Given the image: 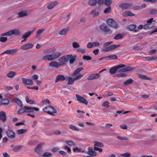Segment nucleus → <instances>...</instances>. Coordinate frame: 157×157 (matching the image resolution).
<instances>
[{"label":"nucleus","mask_w":157,"mask_h":157,"mask_svg":"<svg viewBox=\"0 0 157 157\" xmlns=\"http://www.w3.org/2000/svg\"><path fill=\"white\" fill-rule=\"evenodd\" d=\"M19 16L20 17H21L25 16L27 15V14L26 11H21L18 13Z\"/></svg>","instance_id":"c9c22d12"},{"label":"nucleus","mask_w":157,"mask_h":157,"mask_svg":"<svg viewBox=\"0 0 157 157\" xmlns=\"http://www.w3.org/2000/svg\"><path fill=\"white\" fill-rule=\"evenodd\" d=\"M49 65L50 67L57 68L59 67L62 66V64H60L59 63L55 61H53L49 63Z\"/></svg>","instance_id":"dca6fc26"},{"label":"nucleus","mask_w":157,"mask_h":157,"mask_svg":"<svg viewBox=\"0 0 157 157\" xmlns=\"http://www.w3.org/2000/svg\"><path fill=\"white\" fill-rule=\"evenodd\" d=\"M34 31H29L25 33L23 35L22 38H26L28 37Z\"/></svg>","instance_id":"5701e85b"},{"label":"nucleus","mask_w":157,"mask_h":157,"mask_svg":"<svg viewBox=\"0 0 157 157\" xmlns=\"http://www.w3.org/2000/svg\"><path fill=\"white\" fill-rule=\"evenodd\" d=\"M34 45L32 43H28L21 46L20 48L22 50H27L32 48Z\"/></svg>","instance_id":"4468645a"},{"label":"nucleus","mask_w":157,"mask_h":157,"mask_svg":"<svg viewBox=\"0 0 157 157\" xmlns=\"http://www.w3.org/2000/svg\"><path fill=\"white\" fill-rule=\"evenodd\" d=\"M63 59L62 57L58 59V61L60 62L59 63H60V64H62V65L64 64L65 62Z\"/></svg>","instance_id":"5fc2aeb1"},{"label":"nucleus","mask_w":157,"mask_h":157,"mask_svg":"<svg viewBox=\"0 0 157 157\" xmlns=\"http://www.w3.org/2000/svg\"><path fill=\"white\" fill-rule=\"evenodd\" d=\"M26 112H33V107L26 106Z\"/></svg>","instance_id":"09e8293b"},{"label":"nucleus","mask_w":157,"mask_h":157,"mask_svg":"<svg viewBox=\"0 0 157 157\" xmlns=\"http://www.w3.org/2000/svg\"><path fill=\"white\" fill-rule=\"evenodd\" d=\"M59 148L58 147H55L52 148V151L53 152L55 153L58 151L59 150Z\"/></svg>","instance_id":"0e129e2a"},{"label":"nucleus","mask_w":157,"mask_h":157,"mask_svg":"<svg viewBox=\"0 0 157 157\" xmlns=\"http://www.w3.org/2000/svg\"><path fill=\"white\" fill-rule=\"evenodd\" d=\"M100 28L105 32L107 34H110L112 33V31L108 28L105 24H103L100 26Z\"/></svg>","instance_id":"0eeeda50"},{"label":"nucleus","mask_w":157,"mask_h":157,"mask_svg":"<svg viewBox=\"0 0 157 157\" xmlns=\"http://www.w3.org/2000/svg\"><path fill=\"white\" fill-rule=\"evenodd\" d=\"M123 16L125 17H128V16H133L135 15V14L132 13L130 11H127L123 13Z\"/></svg>","instance_id":"bb28decb"},{"label":"nucleus","mask_w":157,"mask_h":157,"mask_svg":"<svg viewBox=\"0 0 157 157\" xmlns=\"http://www.w3.org/2000/svg\"><path fill=\"white\" fill-rule=\"evenodd\" d=\"M76 97L77 100L81 103H82L87 105L88 104V102L85 98L81 96L78 94H76Z\"/></svg>","instance_id":"6e6552de"},{"label":"nucleus","mask_w":157,"mask_h":157,"mask_svg":"<svg viewBox=\"0 0 157 157\" xmlns=\"http://www.w3.org/2000/svg\"><path fill=\"white\" fill-rule=\"evenodd\" d=\"M111 7L109 6L104 10V12L105 13H109L111 12Z\"/></svg>","instance_id":"49530a36"},{"label":"nucleus","mask_w":157,"mask_h":157,"mask_svg":"<svg viewBox=\"0 0 157 157\" xmlns=\"http://www.w3.org/2000/svg\"><path fill=\"white\" fill-rule=\"evenodd\" d=\"M52 153L46 152L44 153L42 156L45 157H50L52 156Z\"/></svg>","instance_id":"e433bc0d"},{"label":"nucleus","mask_w":157,"mask_h":157,"mask_svg":"<svg viewBox=\"0 0 157 157\" xmlns=\"http://www.w3.org/2000/svg\"><path fill=\"white\" fill-rule=\"evenodd\" d=\"M38 77H39L38 75L35 74L32 76V78L34 80H37L38 79Z\"/></svg>","instance_id":"338daca9"},{"label":"nucleus","mask_w":157,"mask_h":157,"mask_svg":"<svg viewBox=\"0 0 157 157\" xmlns=\"http://www.w3.org/2000/svg\"><path fill=\"white\" fill-rule=\"evenodd\" d=\"M76 59V57L72 56V58H70V63L71 64H73L74 62Z\"/></svg>","instance_id":"052dcab7"},{"label":"nucleus","mask_w":157,"mask_h":157,"mask_svg":"<svg viewBox=\"0 0 157 157\" xmlns=\"http://www.w3.org/2000/svg\"><path fill=\"white\" fill-rule=\"evenodd\" d=\"M125 67V65L123 64H121L118 65L115 67H112L109 69V73L111 74H114L116 72H121L120 69L121 68L124 67Z\"/></svg>","instance_id":"39448f33"},{"label":"nucleus","mask_w":157,"mask_h":157,"mask_svg":"<svg viewBox=\"0 0 157 157\" xmlns=\"http://www.w3.org/2000/svg\"><path fill=\"white\" fill-rule=\"evenodd\" d=\"M18 49L17 48H14L12 49H9L6 51L4 53L9 55H13L17 51Z\"/></svg>","instance_id":"a211bd4d"},{"label":"nucleus","mask_w":157,"mask_h":157,"mask_svg":"<svg viewBox=\"0 0 157 157\" xmlns=\"http://www.w3.org/2000/svg\"><path fill=\"white\" fill-rule=\"evenodd\" d=\"M136 27V25L132 24L129 25L128 26L127 29L128 30L131 31L133 30Z\"/></svg>","instance_id":"7c9ffc66"},{"label":"nucleus","mask_w":157,"mask_h":157,"mask_svg":"<svg viewBox=\"0 0 157 157\" xmlns=\"http://www.w3.org/2000/svg\"><path fill=\"white\" fill-rule=\"evenodd\" d=\"M139 77L140 78L144 79H149V78L147 77V76L141 74H139L138 75Z\"/></svg>","instance_id":"79ce46f5"},{"label":"nucleus","mask_w":157,"mask_h":157,"mask_svg":"<svg viewBox=\"0 0 157 157\" xmlns=\"http://www.w3.org/2000/svg\"><path fill=\"white\" fill-rule=\"evenodd\" d=\"M132 8L133 10H141V8L140 6H133Z\"/></svg>","instance_id":"13d9d810"},{"label":"nucleus","mask_w":157,"mask_h":157,"mask_svg":"<svg viewBox=\"0 0 157 157\" xmlns=\"http://www.w3.org/2000/svg\"><path fill=\"white\" fill-rule=\"evenodd\" d=\"M66 79L65 76L63 75L60 74L57 76L55 80V82L56 83L59 81H63Z\"/></svg>","instance_id":"f3484780"},{"label":"nucleus","mask_w":157,"mask_h":157,"mask_svg":"<svg viewBox=\"0 0 157 157\" xmlns=\"http://www.w3.org/2000/svg\"><path fill=\"white\" fill-rule=\"evenodd\" d=\"M112 0H105V4L106 6H109L112 3Z\"/></svg>","instance_id":"a18cd8bd"},{"label":"nucleus","mask_w":157,"mask_h":157,"mask_svg":"<svg viewBox=\"0 0 157 157\" xmlns=\"http://www.w3.org/2000/svg\"><path fill=\"white\" fill-rule=\"evenodd\" d=\"M7 40V39L6 37H0V41L2 42H6Z\"/></svg>","instance_id":"6e6d98bb"},{"label":"nucleus","mask_w":157,"mask_h":157,"mask_svg":"<svg viewBox=\"0 0 157 157\" xmlns=\"http://www.w3.org/2000/svg\"><path fill=\"white\" fill-rule=\"evenodd\" d=\"M73 56L72 55H67L63 56V60L65 62L68 61L70 59V58H72Z\"/></svg>","instance_id":"a878e982"},{"label":"nucleus","mask_w":157,"mask_h":157,"mask_svg":"<svg viewBox=\"0 0 157 157\" xmlns=\"http://www.w3.org/2000/svg\"><path fill=\"white\" fill-rule=\"evenodd\" d=\"M5 88L6 90H12L13 89V87L7 85L5 86Z\"/></svg>","instance_id":"69168bd1"},{"label":"nucleus","mask_w":157,"mask_h":157,"mask_svg":"<svg viewBox=\"0 0 157 157\" xmlns=\"http://www.w3.org/2000/svg\"><path fill=\"white\" fill-rule=\"evenodd\" d=\"M101 10L100 8H97L93 10L90 12V14L94 16H97L101 13Z\"/></svg>","instance_id":"9d476101"},{"label":"nucleus","mask_w":157,"mask_h":157,"mask_svg":"<svg viewBox=\"0 0 157 157\" xmlns=\"http://www.w3.org/2000/svg\"><path fill=\"white\" fill-rule=\"evenodd\" d=\"M124 36L123 34H119L116 35L114 38L115 40H119L122 38Z\"/></svg>","instance_id":"473e14b6"},{"label":"nucleus","mask_w":157,"mask_h":157,"mask_svg":"<svg viewBox=\"0 0 157 157\" xmlns=\"http://www.w3.org/2000/svg\"><path fill=\"white\" fill-rule=\"evenodd\" d=\"M6 134L7 136L10 138L13 139L15 137V133L12 130L8 129L6 132Z\"/></svg>","instance_id":"1a4fd4ad"},{"label":"nucleus","mask_w":157,"mask_h":157,"mask_svg":"<svg viewBox=\"0 0 157 157\" xmlns=\"http://www.w3.org/2000/svg\"><path fill=\"white\" fill-rule=\"evenodd\" d=\"M27 129H21L18 130L16 131V133L19 135L23 134L27 132Z\"/></svg>","instance_id":"cd10ccee"},{"label":"nucleus","mask_w":157,"mask_h":157,"mask_svg":"<svg viewBox=\"0 0 157 157\" xmlns=\"http://www.w3.org/2000/svg\"><path fill=\"white\" fill-rule=\"evenodd\" d=\"M106 59L108 58L109 59H115L117 58V56L115 55H109L106 56Z\"/></svg>","instance_id":"72a5a7b5"},{"label":"nucleus","mask_w":157,"mask_h":157,"mask_svg":"<svg viewBox=\"0 0 157 157\" xmlns=\"http://www.w3.org/2000/svg\"><path fill=\"white\" fill-rule=\"evenodd\" d=\"M132 6V4L131 3H122L119 5L120 7L123 9H126Z\"/></svg>","instance_id":"f8f14e48"},{"label":"nucleus","mask_w":157,"mask_h":157,"mask_svg":"<svg viewBox=\"0 0 157 157\" xmlns=\"http://www.w3.org/2000/svg\"><path fill=\"white\" fill-rule=\"evenodd\" d=\"M93 43L94 47H99L100 45V43L98 41L93 42Z\"/></svg>","instance_id":"4d7b16f0"},{"label":"nucleus","mask_w":157,"mask_h":157,"mask_svg":"<svg viewBox=\"0 0 157 157\" xmlns=\"http://www.w3.org/2000/svg\"><path fill=\"white\" fill-rule=\"evenodd\" d=\"M94 150L96 151H98L100 152H101L102 151V149L96 147H94Z\"/></svg>","instance_id":"680f3d73"},{"label":"nucleus","mask_w":157,"mask_h":157,"mask_svg":"<svg viewBox=\"0 0 157 157\" xmlns=\"http://www.w3.org/2000/svg\"><path fill=\"white\" fill-rule=\"evenodd\" d=\"M69 128L73 130H75L76 131H79V129L76 126L73 125L72 124H70L69 125Z\"/></svg>","instance_id":"f704fd0d"},{"label":"nucleus","mask_w":157,"mask_h":157,"mask_svg":"<svg viewBox=\"0 0 157 157\" xmlns=\"http://www.w3.org/2000/svg\"><path fill=\"white\" fill-rule=\"evenodd\" d=\"M120 127L121 128L123 129H127V127L126 124H123L120 125Z\"/></svg>","instance_id":"e2e57ef3"},{"label":"nucleus","mask_w":157,"mask_h":157,"mask_svg":"<svg viewBox=\"0 0 157 157\" xmlns=\"http://www.w3.org/2000/svg\"><path fill=\"white\" fill-rule=\"evenodd\" d=\"M73 47L74 48H77L80 47V45L77 42H74L72 43Z\"/></svg>","instance_id":"de8ad7c7"},{"label":"nucleus","mask_w":157,"mask_h":157,"mask_svg":"<svg viewBox=\"0 0 157 157\" xmlns=\"http://www.w3.org/2000/svg\"><path fill=\"white\" fill-rule=\"evenodd\" d=\"M67 29H62L60 31L59 34L61 35H63L67 33Z\"/></svg>","instance_id":"ea45409f"},{"label":"nucleus","mask_w":157,"mask_h":157,"mask_svg":"<svg viewBox=\"0 0 157 157\" xmlns=\"http://www.w3.org/2000/svg\"><path fill=\"white\" fill-rule=\"evenodd\" d=\"M22 80L23 83L25 85H33V82L31 79H27L25 78H22Z\"/></svg>","instance_id":"9b49d317"},{"label":"nucleus","mask_w":157,"mask_h":157,"mask_svg":"<svg viewBox=\"0 0 157 157\" xmlns=\"http://www.w3.org/2000/svg\"><path fill=\"white\" fill-rule=\"evenodd\" d=\"M65 143L69 146H74L75 145L74 143L72 140H67L65 141Z\"/></svg>","instance_id":"37998d69"},{"label":"nucleus","mask_w":157,"mask_h":157,"mask_svg":"<svg viewBox=\"0 0 157 157\" xmlns=\"http://www.w3.org/2000/svg\"><path fill=\"white\" fill-rule=\"evenodd\" d=\"M113 43V41L106 42L103 44V47L104 48L102 49L101 51L103 52H107L111 51L114 49L118 47L119 45L116 44H113L107 47Z\"/></svg>","instance_id":"f03ea898"},{"label":"nucleus","mask_w":157,"mask_h":157,"mask_svg":"<svg viewBox=\"0 0 157 157\" xmlns=\"http://www.w3.org/2000/svg\"><path fill=\"white\" fill-rule=\"evenodd\" d=\"M77 51L78 52L84 53L85 52V50L83 48H78L77 49Z\"/></svg>","instance_id":"774afa93"},{"label":"nucleus","mask_w":157,"mask_h":157,"mask_svg":"<svg viewBox=\"0 0 157 157\" xmlns=\"http://www.w3.org/2000/svg\"><path fill=\"white\" fill-rule=\"evenodd\" d=\"M16 75V72L14 71H10L7 74V76L9 78H12Z\"/></svg>","instance_id":"393cba45"},{"label":"nucleus","mask_w":157,"mask_h":157,"mask_svg":"<svg viewBox=\"0 0 157 157\" xmlns=\"http://www.w3.org/2000/svg\"><path fill=\"white\" fill-rule=\"evenodd\" d=\"M106 22L109 25L113 28L117 29L119 27L117 22L112 18L108 19L106 21Z\"/></svg>","instance_id":"423d86ee"},{"label":"nucleus","mask_w":157,"mask_h":157,"mask_svg":"<svg viewBox=\"0 0 157 157\" xmlns=\"http://www.w3.org/2000/svg\"><path fill=\"white\" fill-rule=\"evenodd\" d=\"M131 153L129 152H126L120 154V155L124 157H130L131 156Z\"/></svg>","instance_id":"a19ab883"},{"label":"nucleus","mask_w":157,"mask_h":157,"mask_svg":"<svg viewBox=\"0 0 157 157\" xmlns=\"http://www.w3.org/2000/svg\"><path fill=\"white\" fill-rule=\"evenodd\" d=\"M2 104L4 105H7L9 103V101L7 98H3L2 99Z\"/></svg>","instance_id":"c03bdc74"},{"label":"nucleus","mask_w":157,"mask_h":157,"mask_svg":"<svg viewBox=\"0 0 157 157\" xmlns=\"http://www.w3.org/2000/svg\"><path fill=\"white\" fill-rule=\"evenodd\" d=\"M58 4V2L55 1L50 3L47 6V8L48 9H51L53 8Z\"/></svg>","instance_id":"aec40b11"},{"label":"nucleus","mask_w":157,"mask_h":157,"mask_svg":"<svg viewBox=\"0 0 157 157\" xmlns=\"http://www.w3.org/2000/svg\"><path fill=\"white\" fill-rule=\"evenodd\" d=\"M87 47L88 48H91L93 47V42H89L87 44Z\"/></svg>","instance_id":"864d4df0"},{"label":"nucleus","mask_w":157,"mask_h":157,"mask_svg":"<svg viewBox=\"0 0 157 157\" xmlns=\"http://www.w3.org/2000/svg\"><path fill=\"white\" fill-rule=\"evenodd\" d=\"M82 58L84 60H90L91 59V57L89 56H86L85 55L83 56Z\"/></svg>","instance_id":"3c124183"},{"label":"nucleus","mask_w":157,"mask_h":157,"mask_svg":"<svg viewBox=\"0 0 157 157\" xmlns=\"http://www.w3.org/2000/svg\"><path fill=\"white\" fill-rule=\"evenodd\" d=\"M6 119V116L5 113L3 111L0 112V120L3 121H5Z\"/></svg>","instance_id":"6ab92c4d"},{"label":"nucleus","mask_w":157,"mask_h":157,"mask_svg":"<svg viewBox=\"0 0 157 157\" xmlns=\"http://www.w3.org/2000/svg\"><path fill=\"white\" fill-rule=\"evenodd\" d=\"M87 150L88 151L87 153L88 155L92 156H95L97 155V153L92 148L89 147L87 148Z\"/></svg>","instance_id":"2eb2a0df"},{"label":"nucleus","mask_w":157,"mask_h":157,"mask_svg":"<svg viewBox=\"0 0 157 157\" xmlns=\"http://www.w3.org/2000/svg\"><path fill=\"white\" fill-rule=\"evenodd\" d=\"M117 138L119 140H128V138L126 137H122L121 136H118L117 137Z\"/></svg>","instance_id":"603ef678"},{"label":"nucleus","mask_w":157,"mask_h":157,"mask_svg":"<svg viewBox=\"0 0 157 157\" xmlns=\"http://www.w3.org/2000/svg\"><path fill=\"white\" fill-rule=\"evenodd\" d=\"M94 79V77L93 74L89 75L87 78V79L88 80H92Z\"/></svg>","instance_id":"bf43d9fd"},{"label":"nucleus","mask_w":157,"mask_h":157,"mask_svg":"<svg viewBox=\"0 0 157 157\" xmlns=\"http://www.w3.org/2000/svg\"><path fill=\"white\" fill-rule=\"evenodd\" d=\"M13 101L17 103L20 107H22L23 105L22 101L18 98H15L13 99Z\"/></svg>","instance_id":"412c9836"},{"label":"nucleus","mask_w":157,"mask_h":157,"mask_svg":"<svg viewBox=\"0 0 157 157\" xmlns=\"http://www.w3.org/2000/svg\"><path fill=\"white\" fill-rule=\"evenodd\" d=\"M94 146H97L99 147H102L104 146L103 144L101 142H98L96 141H94Z\"/></svg>","instance_id":"c756f323"},{"label":"nucleus","mask_w":157,"mask_h":157,"mask_svg":"<svg viewBox=\"0 0 157 157\" xmlns=\"http://www.w3.org/2000/svg\"><path fill=\"white\" fill-rule=\"evenodd\" d=\"M152 27V25H150L147 23L145 24L144 26V28L145 29H151Z\"/></svg>","instance_id":"4c0bfd02"},{"label":"nucleus","mask_w":157,"mask_h":157,"mask_svg":"<svg viewBox=\"0 0 157 157\" xmlns=\"http://www.w3.org/2000/svg\"><path fill=\"white\" fill-rule=\"evenodd\" d=\"M133 69V68L131 66H128L124 68L120 69V70L121 72H126L131 71Z\"/></svg>","instance_id":"4be33fe9"},{"label":"nucleus","mask_w":157,"mask_h":157,"mask_svg":"<svg viewBox=\"0 0 157 157\" xmlns=\"http://www.w3.org/2000/svg\"><path fill=\"white\" fill-rule=\"evenodd\" d=\"M42 110L44 112L46 113L52 115H55V114L57 113L56 110L54 108L50 106L45 107Z\"/></svg>","instance_id":"20e7f679"},{"label":"nucleus","mask_w":157,"mask_h":157,"mask_svg":"<svg viewBox=\"0 0 157 157\" xmlns=\"http://www.w3.org/2000/svg\"><path fill=\"white\" fill-rule=\"evenodd\" d=\"M25 98L27 103L31 105L35 104H36L34 100L32 99L29 100L28 96H26Z\"/></svg>","instance_id":"b1692460"},{"label":"nucleus","mask_w":157,"mask_h":157,"mask_svg":"<svg viewBox=\"0 0 157 157\" xmlns=\"http://www.w3.org/2000/svg\"><path fill=\"white\" fill-rule=\"evenodd\" d=\"M26 106H25L24 107L20 108L17 112L18 114H20L21 113H23L24 112H26Z\"/></svg>","instance_id":"c85d7f7f"},{"label":"nucleus","mask_w":157,"mask_h":157,"mask_svg":"<svg viewBox=\"0 0 157 157\" xmlns=\"http://www.w3.org/2000/svg\"><path fill=\"white\" fill-rule=\"evenodd\" d=\"M83 69L82 67H80L77 68L73 72L72 74V76L74 77L73 78L71 77H70L68 78V81L67 82L68 85H70L72 84L75 81L80 80L82 78L83 76V74H81L80 71Z\"/></svg>","instance_id":"f257e3e1"},{"label":"nucleus","mask_w":157,"mask_h":157,"mask_svg":"<svg viewBox=\"0 0 157 157\" xmlns=\"http://www.w3.org/2000/svg\"><path fill=\"white\" fill-rule=\"evenodd\" d=\"M10 36H12L13 35H18L21 34V33L19 31L18 29H16L13 30H11L9 31Z\"/></svg>","instance_id":"ddd939ff"},{"label":"nucleus","mask_w":157,"mask_h":157,"mask_svg":"<svg viewBox=\"0 0 157 157\" xmlns=\"http://www.w3.org/2000/svg\"><path fill=\"white\" fill-rule=\"evenodd\" d=\"M41 149L37 147H35V151L39 155H42L41 152L40 151Z\"/></svg>","instance_id":"8fccbe9b"},{"label":"nucleus","mask_w":157,"mask_h":157,"mask_svg":"<svg viewBox=\"0 0 157 157\" xmlns=\"http://www.w3.org/2000/svg\"><path fill=\"white\" fill-rule=\"evenodd\" d=\"M97 3V0H90L88 2V4L91 6H94Z\"/></svg>","instance_id":"2f4dec72"},{"label":"nucleus","mask_w":157,"mask_h":157,"mask_svg":"<svg viewBox=\"0 0 157 157\" xmlns=\"http://www.w3.org/2000/svg\"><path fill=\"white\" fill-rule=\"evenodd\" d=\"M61 54V53L58 52H54L51 54H48L44 56L43 59L45 60H48L49 61H52L59 57Z\"/></svg>","instance_id":"7ed1b4c3"},{"label":"nucleus","mask_w":157,"mask_h":157,"mask_svg":"<svg viewBox=\"0 0 157 157\" xmlns=\"http://www.w3.org/2000/svg\"><path fill=\"white\" fill-rule=\"evenodd\" d=\"M133 82V80L132 79H129L127 80L125 82H124V85L129 84H131V83H132Z\"/></svg>","instance_id":"58836bf2"}]
</instances>
